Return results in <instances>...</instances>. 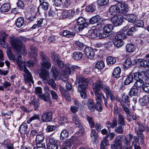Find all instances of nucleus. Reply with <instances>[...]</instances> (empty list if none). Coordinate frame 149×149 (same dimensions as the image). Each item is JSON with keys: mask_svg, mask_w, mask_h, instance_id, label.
Wrapping results in <instances>:
<instances>
[{"mask_svg": "<svg viewBox=\"0 0 149 149\" xmlns=\"http://www.w3.org/2000/svg\"><path fill=\"white\" fill-rule=\"evenodd\" d=\"M10 42L14 52L16 53V55L12 54L10 48H8L7 50L6 53L9 58L10 60H13L14 62H16L18 66L22 67L23 65H24V63H23L21 60L20 54L26 53L24 45L22 43L19 38L17 37H11Z\"/></svg>", "mask_w": 149, "mask_h": 149, "instance_id": "f257e3e1", "label": "nucleus"}, {"mask_svg": "<svg viewBox=\"0 0 149 149\" xmlns=\"http://www.w3.org/2000/svg\"><path fill=\"white\" fill-rule=\"evenodd\" d=\"M76 83L79 84L78 91L79 92L81 93V96L84 99L86 98L87 95L85 91L88 85L87 80L82 77H77L76 79Z\"/></svg>", "mask_w": 149, "mask_h": 149, "instance_id": "f03ea898", "label": "nucleus"}, {"mask_svg": "<svg viewBox=\"0 0 149 149\" xmlns=\"http://www.w3.org/2000/svg\"><path fill=\"white\" fill-rule=\"evenodd\" d=\"M39 55L42 61V65L47 69H49L51 67V64L49 58L42 51L40 52Z\"/></svg>", "mask_w": 149, "mask_h": 149, "instance_id": "7ed1b4c3", "label": "nucleus"}, {"mask_svg": "<svg viewBox=\"0 0 149 149\" xmlns=\"http://www.w3.org/2000/svg\"><path fill=\"white\" fill-rule=\"evenodd\" d=\"M24 70L25 72L24 74V78L25 82L26 83H31L32 82V83H33V77L32 76L29 72V70L27 69L25 66H24Z\"/></svg>", "mask_w": 149, "mask_h": 149, "instance_id": "20e7f679", "label": "nucleus"}, {"mask_svg": "<svg viewBox=\"0 0 149 149\" xmlns=\"http://www.w3.org/2000/svg\"><path fill=\"white\" fill-rule=\"evenodd\" d=\"M77 23L78 26V28L79 31H82L86 26V20L84 17H79L78 18Z\"/></svg>", "mask_w": 149, "mask_h": 149, "instance_id": "39448f33", "label": "nucleus"}, {"mask_svg": "<svg viewBox=\"0 0 149 149\" xmlns=\"http://www.w3.org/2000/svg\"><path fill=\"white\" fill-rule=\"evenodd\" d=\"M102 89L105 93L107 96H109L112 101H113L115 99V97L109 86L104 84Z\"/></svg>", "mask_w": 149, "mask_h": 149, "instance_id": "423d86ee", "label": "nucleus"}, {"mask_svg": "<svg viewBox=\"0 0 149 149\" xmlns=\"http://www.w3.org/2000/svg\"><path fill=\"white\" fill-rule=\"evenodd\" d=\"M52 113L50 111L44 113L41 116L42 120L45 122H50L52 120Z\"/></svg>", "mask_w": 149, "mask_h": 149, "instance_id": "0eeeda50", "label": "nucleus"}, {"mask_svg": "<svg viewBox=\"0 0 149 149\" xmlns=\"http://www.w3.org/2000/svg\"><path fill=\"white\" fill-rule=\"evenodd\" d=\"M148 54L146 55L145 57L147 58V60H143L141 61L140 63V66L141 67H143L145 69L144 70H146V73L149 71V57H147Z\"/></svg>", "mask_w": 149, "mask_h": 149, "instance_id": "6e6552de", "label": "nucleus"}, {"mask_svg": "<svg viewBox=\"0 0 149 149\" xmlns=\"http://www.w3.org/2000/svg\"><path fill=\"white\" fill-rule=\"evenodd\" d=\"M95 50L90 47H87L85 49V53L86 56L90 59L93 58L95 54Z\"/></svg>", "mask_w": 149, "mask_h": 149, "instance_id": "1a4fd4ad", "label": "nucleus"}, {"mask_svg": "<svg viewBox=\"0 0 149 149\" xmlns=\"http://www.w3.org/2000/svg\"><path fill=\"white\" fill-rule=\"evenodd\" d=\"M117 5L120 8V13L125 14L129 10L127 5L124 2L120 1L118 3Z\"/></svg>", "mask_w": 149, "mask_h": 149, "instance_id": "9d476101", "label": "nucleus"}, {"mask_svg": "<svg viewBox=\"0 0 149 149\" xmlns=\"http://www.w3.org/2000/svg\"><path fill=\"white\" fill-rule=\"evenodd\" d=\"M104 85L102 81L99 79L96 81L95 83L93 85V91H100L101 89H102L103 86Z\"/></svg>", "mask_w": 149, "mask_h": 149, "instance_id": "9b49d317", "label": "nucleus"}, {"mask_svg": "<svg viewBox=\"0 0 149 149\" xmlns=\"http://www.w3.org/2000/svg\"><path fill=\"white\" fill-rule=\"evenodd\" d=\"M84 130L83 128H81L75 134L74 136L71 138V140L76 141L82 137L84 134Z\"/></svg>", "mask_w": 149, "mask_h": 149, "instance_id": "f8f14e48", "label": "nucleus"}, {"mask_svg": "<svg viewBox=\"0 0 149 149\" xmlns=\"http://www.w3.org/2000/svg\"><path fill=\"white\" fill-rule=\"evenodd\" d=\"M147 74L144 71H142L141 73L139 72H136L134 73V74L133 78L136 81L143 79L144 77H146Z\"/></svg>", "mask_w": 149, "mask_h": 149, "instance_id": "ddd939ff", "label": "nucleus"}, {"mask_svg": "<svg viewBox=\"0 0 149 149\" xmlns=\"http://www.w3.org/2000/svg\"><path fill=\"white\" fill-rule=\"evenodd\" d=\"M111 21L115 26H117L122 24L123 19L120 17L114 16L111 18Z\"/></svg>", "mask_w": 149, "mask_h": 149, "instance_id": "4468645a", "label": "nucleus"}, {"mask_svg": "<svg viewBox=\"0 0 149 149\" xmlns=\"http://www.w3.org/2000/svg\"><path fill=\"white\" fill-rule=\"evenodd\" d=\"M49 72L45 69H42L39 74L40 77L42 78L43 81H46L49 78Z\"/></svg>", "mask_w": 149, "mask_h": 149, "instance_id": "2eb2a0df", "label": "nucleus"}, {"mask_svg": "<svg viewBox=\"0 0 149 149\" xmlns=\"http://www.w3.org/2000/svg\"><path fill=\"white\" fill-rule=\"evenodd\" d=\"M137 124L138 125V130L135 129V132L136 133H143L145 130H147L148 129V127L145 125L142 124L141 123L137 122Z\"/></svg>", "mask_w": 149, "mask_h": 149, "instance_id": "dca6fc26", "label": "nucleus"}, {"mask_svg": "<svg viewBox=\"0 0 149 149\" xmlns=\"http://www.w3.org/2000/svg\"><path fill=\"white\" fill-rule=\"evenodd\" d=\"M66 69L65 70V73L64 74H62L61 76V79L64 82L67 81L68 80V78L67 77L68 74H71V69L68 65L66 66Z\"/></svg>", "mask_w": 149, "mask_h": 149, "instance_id": "f3484780", "label": "nucleus"}, {"mask_svg": "<svg viewBox=\"0 0 149 149\" xmlns=\"http://www.w3.org/2000/svg\"><path fill=\"white\" fill-rule=\"evenodd\" d=\"M30 50L29 52V55L30 57L35 59L37 56V49L33 46H31L30 47Z\"/></svg>", "mask_w": 149, "mask_h": 149, "instance_id": "a211bd4d", "label": "nucleus"}, {"mask_svg": "<svg viewBox=\"0 0 149 149\" xmlns=\"http://www.w3.org/2000/svg\"><path fill=\"white\" fill-rule=\"evenodd\" d=\"M109 12L111 15H115L117 13H120V9L118 6L113 5L109 8Z\"/></svg>", "mask_w": 149, "mask_h": 149, "instance_id": "6ab92c4d", "label": "nucleus"}, {"mask_svg": "<svg viewBox=\"0 0 149 149\" xmlns=\"http://www.w3.org/2000/svg\"><path fill=\"white\" fill-rule=\"evenodd\" d=\"M39 97L43 100L45 102H48L50 104L52 103V102L50 98V94L48 92L45 93L44 94L40 95Z\"/></svg>", "mask_w": 149, "mask_h": 149, "instance_id": "aec40b11", "label": "nucleus"}, {"mask_svg": "<svg viewBox=\"0 0 149 149\" xmlns=\"http://www.w3.org/2000/svg\"><path fill=\"white\" fill-rule=\"evenodd\" d=\"M72 121L77 127H79L81 126V122L78 116L74 114L72 117Z\"/></svg>", "mask_w": 149, "mask_h": 149, "instance_id": "412c9836", "label": "nucleus"}, {"mask_svg": "<svg viewBox=\"0 0 149 149\" xmlns=\"http://www.w3.org/2000/svg\"><path fill=\"white\" fill-rule=\"evenodd\" d=\"M133 137V135L130 134H129L128 135L125 137L124 140L123 142V144L125 146H130V142Z\"/></svg>", "mask_w": 149, "mask_h": 149, "instance_id": "4be33fe9", "label": "nucleus"}, {"mask_svg": "<svg viewBox=\"0 0 149 149\" xmlns=\"http://www.w3.org/2000/svg\"><path fill=\"white\" fill-rule=\"evenodd\" d=\"M121 71L120 68L117 67L114 68L112 73V75L113 77L117 78L120 77Z\"/></svg>", "mask_w": 149, "mask_h": 149, "instance_id": "5701e85b", "label": "nucleus"}, {"mask_svg": "<svg viewBox=\"0 0 149 149\" xmlns=\"http://www.w3.org/2000/svg\"><path fill=\"white\" fill-rule=\"evenodd\" d=\"M123 136L122 135H119L115 138L114 141V143L116 144L118 147L122 145V142L123 139Z\"/></svg>", "mask_w": 149, "mask_h": 149, "instance_id": "b1692460", "label": "nucleus"}, {"mask_svg": "<svg viewBox=\"0 0 149 149\" xmlns=\"http://www.w3.org/2000/svg\"><path fill=\"white\" fill-rule=\"evenodd\" d=\"M140 103L143 106H146L149 103V97L147 95H145L139 100Z\"/></svg>", "mask_w": 149, "mask_h": 149, "instance_id": "393cba45", "label": "nucleus"}, {"mask_svg": "<svg viewBox=\"0 0 149 149\" xmlns=\"http://www.w3.org/2000/svg\"><path fill=\"white\" fill-rule=\"evenodd\" d=\"M28 125L26 123H23L19 127V131L22 134H24L27 132Z\"/></svg>", "mask_w": 149, "mask_h": 149, "instance_id": "a878e982", "label": "nucleus"}, {"mask_svg": "<svg viewBox=\"0 0 149 149\" xmlns=\"http://www.w3.org/2000/svg\"><path fill=\"white\" fill-rule=\"evenodd\" d=\"M10 9V6L8 3L4 4L1 6L0 8L1 11L3 13L8 12Z\"/></svg>", "mask_w": 149, "mask_h": 149, "instance_id": "bb28decb", "label": "nucleus"}, {"mask_svg": "<svg viewBox=\"0 0 149 149\" xmlns=\"http://www.w3.org/2000/svg\"><path fill=\"white\" fill-rule=\"evenodd\" d=\"M69 135V132L66 130H64L61 132L60 137L61 140H64L66 139Z\"/></svg>", "mask_w": 149, "mask_h": 149, "instance_id": "cd10ccee", "label": "nucleus"}, {"mask_svg": "<svg viewBox=\"0 0 149 149\" xmlns=\"http://www.w3.org/2000/svg\"><path fill=\"white\" fill-rule=\"evenodd\" d=\"M100 91H93L95 96V99L97 102H101L102 97L104 96L102 93L99 92Z\"/></svg>", "mask_w": 149, "mask_h": 149, "instance_id": "c85d7f7f", "label": "nucleus"}, {"mask_svg": "<svg viewBox=\"0 0 149 149\" xmlns=\"http://www.w3.org/2000/svg\"><path fill=\"white\" fill-rule=\"evenodd\" d=\"M139 89L135 87L131 88L128 93L129 95L131 97L133 96H136L139 93Z\"/></svg>", "mask_w": 149, "mask_h": 149, "instance_id": "c756f323", "label": "nucleus"}, {"mask_svg": "<svg viewBox=\"0 0 149 149\" xmlns=\"http://www.w3.org/2000/svg\"><path fill=\"white\" fill-rule=\"evenodd\" d=\"M44 139V136L40 131L37 135L36 139V143H42Z\"/></svg>", "mask_w": 149, "mask_h": 149, "instance_id": "7c9ffc66", "label": "nucleus"}, {"mask_svg": "<svg viewBox=\"0 0 149 149\" xmlns=\"http://www.w3.org/2000/svg\"><path fill=\"white\" fill-rule=\"evenodd\" d=\"M130 102L129 97L127 95H123L122 97V101L120 103L122 106L128 105Z\"/></svg>", "mask_w": 149, "mask_h": 149, "instance_id": "2f4dec72", "label": "nucleus"}, {"mask_svg": "<svg viewBox=\"0 0 149 149\" xmlns=\"http://www.w3.org/2000/svg\"><path fill=\"white\" fill-rule=\"evenodd\" d=\"M87 105L89 109L91 111H92L94 110L95 106L93 100L91 99H88L87 101Z\"/></svg>", "mask_w": 149, "mask_h": 149, "instance_id": "473e14b6", "label": "nucleus"}, {"mask_svg": "<svg viewBox=\"0 0 149 149\" xmlns=\"http://www.w3.org/2000/svg\"><path fill=\"white\" fill-rule=\"evenodd\" d=\"M113 43L115 46L118 48L122 47L124 44V42L123 40L115 39Z\"/></svg>", "mask_w": 149, "mask_h": 149, "instance_id": "72a5a7b5", "label": "nucleus"}, {"mask_svg": "<svg viewBox=\"0 0 149 149\" xmlns=\"http://www.w3.org/2000/svg\"><path fill=\"white\" fill-rule=\"evenodd\" d=\"M91 136L94 142H96L97 140L98 137V134L95 130H92Z\"/></svg>", "mask_w": 149, "mask_h": 149, "instance_id": "f704fd0d", "label": "nucleus"}, {"mask_svg": "<svg viewBox=\"0 0 149 149\" xmlns=\"http://www.w3.org/2000/svg\"><path fill=\"white\" fill-rule=\"evenodd\" d=\"M118 121L119 125H125L124 118L120 113H118Z\"/></svg>", "mask_w": 149, "mask_h": 149, "instance_id": "c9c22d12", "label": "nucleus"}, {"mask_svg": "<svg viewBox=\"0 0 149 149\" xmlns=\"http://www.w3.org/2000/svg\"><path fill=\"white\" fill-rule=\"evenodd\" d=\"M82 54L80 52L77 51L74 52L72 55V57L75 60H78L80 59L82 57Z\"/></svg>", "mask_w": 149, "mask_h": 149, "instance_id": "e433bc0d", "label": "nucleus"}, {"mask_svg": "<svg viewBox=\"0 0 149 149\" xmlns=\"http://www.w3.org/2000/svg\"><path fill=\"white\" fill-rule=\"evenodd\" d=\"M133 80V76L132 74H129L128 75L124 81V83L125 85H128L131 83Z\"/></svg>", "mask_w": 149, "mask_h": 149, "instance_id": "4c0bfd02", "label": "nucleus"}, {"mask_svg": "<svg viewBox=\"0 0 149 149\" xmlns=\"http://www.w3.org/2000/svg\"><path fill=\"white\" fill-rule=\"evenodd\" d=\"M101 19L100 16L99 15H95L92 17L89 20L90 23L93 24L97 22Z\"/></svg>", "mask_w": 149, "mask_h": 149, "instance_id": "58836bf2", "label": "nucleus"}, {"mask_svg": "<svg viewBox=\"0 0 149 149\" xmlns=\"http://www.w3.org/2000/svg\"><path fill=\"white\" fill-rule=\"evenodd\" d=\"M75 33L73 32L68 30H65L62 32V35L63 36L67 37H72L74 36Z\"/></svg>", "mask_w": 149, "mask_h": 149, "instance_id": "ea45409f", "label": "nucleus"}, {"mask_svg": "<svg viewBox=\"0 0 149 149\" xmlns=\"http://www.w3.org/2000/svg\"><path fill=\"white\" fill-rule=\"evenodd\" d=\"M113 27L112 24H108L104 26L103 29L104 32L107 34H110V32L113 29Z\"/></svg>", "mask_w": 149, "mask_h": 149, "instance_id": "a19ab883", "label": "nucleus"}, {"mask_svg": "<svg viewBox=\"0 0 149 149\" xmlns=\"http://www.w3.org/2000/svg\"><path fill=\"white\" fill-rule=\"evenodd\" d=\"M24 23V18L22 17H20L17 19L15 22L16 25L18 27H20L23 25Z\"/></svg>", "mask_w": 149, "mask_h": 149, "instance_id": "79ce46f5", "label": "nucleus"}, {"mask_svg": "<svg viewBox=\"0 0 149 149\" xmlns=\"http://www.w3.org/2000/svg\"><path fill=\"white\" fill-rule=\"evenodd\" d=\"M136 17L137 16L135 15L129 14L127 15L126 19L128 22L132 23L135 21Z\"/></svg>", "mask_w": 149, "mask_h": 149, "instance_id": "37998d69", "label": "nucleus"}, {"mask_svg": "<svg viewBox=\"0 0 149 149\" xmlns=\"http://www.w3.org/2000/svg\"><path fill=\"white\" fill-rule=\"evenodd\" d=\"M126 51L129 53L133 52L135 49L134 45L131 44H127L126 46Z\"/></svg>", "mask_w": 149, "mask_h": 149, "instance_id": "c03bdc74", "label": "nucleus"}, {"mask_svg": "<svg viewBox=\"0 0 149 149\" xmlns=\"http://www.w3.org/2000/svg\"><path fill=\"white\" fill-rule=\"evenodd\" d=\"M51 72L52 73L53 77L55 79L59 80L60 78L58 77V73L55 67L52 66Z\"/></svg>", "mask_w": 149, "mask_h": 149, "instance_id": "a18cd8bd", "label": "nucleus"}, {"mask_svg": "<svg viewBox=\"0 0 149 149\" xmlns=\"http://www.w3.org/2000/svg\"><path fill=\"white\" fill-rule=\"evenodd\" d=\"M106 61L107 64L109 65L114 64L116 61V59L114 57L111 56H108L107 58Z\"/></svg>", "mask_w": 149, "mask_h": 149, "instance_id": "49530a36", "label": "nucleus"}, {"mask_svg": "<svg viewBox=\"0 0 149 149\" xmlns=\"http://www.w3.org/2000/svg\"><path fill=\"white\" fill-rule=\"evenodd\" d=\"M144 82L143 79H140L139 80L136 81L135 82L134 86L136 88H138L141 87L144 85Z\"/></svg>", "mask_w": 149, "mask_h": 149, "instance_id": "de8ad7c7", "label": "nucleus"}, {"mask_svg": "<svg viewBox=\"0 0 149 149\" xmlns=\"http://www.w3.org/2000/svg\"><path fill=\"white\" fill-rule=\"evenodd\" d=\"M43 19L42 18H38L37 20V24L33 25L32 28L35 29L37 27H41L42 24Z\"/></svg>", "mask_w": 149, "mask_h": 149, "instance_id": "09e8293b", "label": "nucleus"}, {"mask_svg": "<svg viewBox=\"0 0 149 149\" xmlns=\"http://www.w3.org/2000/svg\"><path fill=\"white\" fill-rule=\"evenodd\" d=\"M88 33L90 37L91 38H94L97 36L98 32L96 30H90Z\"/></svg>", "mask_w": 149, "mask_h": 149, "instance_id": "8fccbe9b", "label": "nucleus"}, {"mask_svg": "<svg viewBox=\"0 0 149 149\" xmlns=\"http://www.w3.org/2000/svg\"><path fill=\"white\" fill-rule=\"evenodd\" d=\"M126 36L125 33L123 32H120L117 34L115 36V39L122 40L126 38Z\"/></svg>", "mask_w": 149, "mask_h": 149, "instance_id": "3c124183", "label": "nucleus"}, {"mask_svg": "<svg viewBox=\"0 0 149 149\" xmlns=\"http://www.w3.org/2000/svg\"><path fill=\"white\" fill-rule=\"evenodd\" d=\"M132 64V61L130 59L127 58L125 61L123 65L125 68H128L131 66Z\"/></svg>", "mask_w": 149, "mask_h": 149, "instance_id": "603ef678", "label": "nucleus"}, {"mask_svg": "<svg viewBox=\"0 0 149 149\" xmlns=\"http://www.w3.org/2000/svg\"><path fill=\"white\" fill-rule=\"evenodd\" d=\"M104 66V63L102 61H98L96 64L95 67L99 70L103 69Z\"/></svg>", "mask_w": 149, "mask_h": 149, "instance_id": "864d4df0", "label": "nucleus"}, {"mask_svg": "<svg viewBox=\"0 0 149 149\" xmlns=\"http://www.w3.org/2000/svg\"><path fill=\"white\" fill-rule=\"evenodd\" d=\"M120 125L115 129L114 131L118 134H122L124 132L123 128L124 125Z\"/></svg>", "mask_w": 149, "mask_h": 149, "instance_id": "5fc2aeb1", "label": "nucleus"}, {"mask_svg": "<svg viewBox=\"0 0 149 149\" xmlns=\"http://www.w3.org/2000/svg\"><path fill=\"white\" fill-rule=\"evenodd\" d=\"M109 0H97V3L98 5L100 6H106L108 4Z\"/></svg>", "mask_w": 149, "mask_h": 149, "instance_id": "6e6d98bb", "label": "nucleus"}, {"mask_svg": "<svg viewBox=\"0 0 149 149\" xmlns=\"http://www.w3.org/2000/svg\"><path fill=\"white\" fill-rule=\"evenodd\" d=\"M48 83L54 90H57V88L56 87V84L54 80L52 79H49L48 81Z\"/></svg>", "mask_w": 149, "mask_h": 149, "instance_id": "4d7b16f0", "label": "nucleus"}, {"mask_svg": "<svg viewBox=\"0 0 149 149\" xmlns=\"http://www.w3.org/2000/svg\"><path fill=\"white\" fill-rule=\"evenodd\" d=\"M70 14V12L66 10L62 11L61 13H58L59 15L60 14L61 16V17L63 18H65L68 17Z\"/></svg>", "mask_w": 149, "mask_h": 149, "instance_id": "13d9d810", "label": "nucleus"}, {"mask_svg": "<svg viewBox=\"0 0 149 149\" xmlns=\"http://www.w3.org/2000/svg\"><path fill=\"white\" fill-rule=\"evenodd\" d=\"M51 57L53 62H55L59 60L58 55L55 52H52L51 53Z\"/></svg>", "mask_w": 149, "mask_h": 149, "instance_id": "bf43d9fd", "label": "nucleus"}, {"mask_svg": "<svg viewBox=\"0 0 149 149\" xmlns=\"http://www.w3.org/2000/svg\"><path fill=\"white\" fill-rule=\"evenodd\" d=\"M74 46L78 49L79 50H81L84 48V47L83 44L79 41L75 42L74 43Z\"/></svg>", "mask_w": 149, "mask_h": 149, "instance_id": "052dcab7", "label": "nucleus"}, {"mask_svg": "<svg viewBox=\"0 0 149 149\" xmlns=\"http://www.w3.org/2000/svg\"><path fill=\"white\" fill-rule=\"evenodd\" d=\"M136 134L138 135L137 137L139 138V140L140 141V142L142 144H144V135L143 133H138V134L136 133Z\"/></svg>", "mask_w": 149, "mask_h": 149, "instance_id": "680f3d73", "label": "nucleus"}, {"mask_svg": "<svg viewBox=\"0 0 149 149\" xmlns=\"http://www.w3.org/2000/svg\"><path fill=\"white\" fill-rule=\"evenodd\" d=\"M86 119L89 124L91 128L94 127V122L92 118L89 116H86Z\"/></svg>", "mask_w": 149, "mask_h": 149, "instance_id": "e2e57ef3", "label": "nucleus"}, {"mask_svg": "<svg viewBox=\"0 0 149 149\" xmlns=\"http://www.w3.org/2000/svg\"><path fill=\"white\" fill-rule=\"evenodd\" d=\"M95 9V7L93 5L87 6L86 8V11L90 13H92L93 12Z\"/></svg>", "mask_w": 149, "mask_h": 149, "instance_id": "0e129e2a", "label": "nucleus"}, {"mask_svg": "<svg viewBox=\"0 0 149 149\" xmlns=\"http://www.w3.org/2000/svg\"><path fill=\"white\" fill-rule=\"evenodd\" d=\"M97 111L100 112L102 110V107L101 102H97L95 106V108Z\"/></svg>", "mask_w": 149, "mask_h": 149, "instance_id": "69168bd1", "label": "nucleus"}, {"mask_svg": "<svg viewBox=\"0 0 149 149\" xmlns=\"http://www.w3.org/2000/svg\"><path fill=\"white\" fill-rule=\"evenodd\" d=\"M136 31V29L135 27L134 26L130 28L128 31L127 33V34L129 36H132L133 33Z\"/></svg>", "mask_w": 149, "mask_h": 149, "instance_id": "338daca9", "label": "nucleus"}, {"mask_svg": "<svg viewBox=\"0 0 149 149\" xmlns=\"http://www.w3.org/2000/svg\"><path fill=\"white\" fill-rule=\"evenodd\" d=\"M142 89L145 92L149 93V84L146 83L142 86Z\"/></svg>", "mask_w": 149, "mask_h": 149, "instance_id": "774afa93", "label": "nucleus"}]
</instances>
